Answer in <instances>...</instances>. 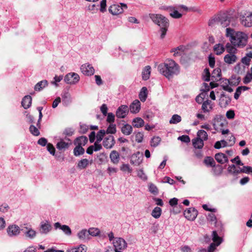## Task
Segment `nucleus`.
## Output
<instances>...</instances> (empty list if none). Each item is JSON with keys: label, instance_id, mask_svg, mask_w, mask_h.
<instances>
[{"label": "nucleus", "instance_id": "obj_1", "mask_svg": "<svg viewBox=\"0 0 252 252\" xmlns=\"http://www.w3.org/2000/svg\"><path fill=\"white\" fill-rule=\"evenodd\" d=\"M158 71L168 79H170L180 73V66L174 60H166L158 66Z\"/></svg>", "mask_w": 252, "mask_h": 252}, {"label": "nucleus", "instance_id": "obj_2", "mask_svg": "<svg viewBox=\"0 0 252 252\" xmlns=\"http://www.w3.org/2000/svg\"><path fill=\"white\" fill-rule=\"evenodd\" d=\"M226 36L229 38L232 45L237 47H244L247 43V34L242 32H236L229 28L226 29Z\"/></svg>", "mask_w": 252, "mask_h": 252}, {"label": "nucleus", "instance_id": "obj_3", "mask_svg": "<svg viewBox=\"0 0 252 252\" xmlns=\"http://www.w3.org/2000/svg\"><path fill=\"white\" fill-rule=\"evenodd\" d=\"M149 17L155 24L160 27V37L163 38L169 25L168 19L161 14H150Z\"/></svg>", "mask_w": 252, "mask_h": 252}, {"label": "nucleus", "instance_id": "obj_4", "mask_svg": "<svg viewBox=\"0 0 252 252\" xmlns=\"http://www.w3.org/2000/svg\"><path fill=\"white\" fill-rule=\"evenodd\" d=\"M232 20V17L226 13H221L215 17L210 20L209 22V25L212 26L216 23L220 24L223 27L228 26Z\"/></svg>", "mask_w": 252, "mask_h": 252}, {"label": "nucleus", "instance_id": "obj_5", "mask_svg": "<svg viewBox=\"0 0 252 252\" xmlns=\"http://www.w3.org/2000/svg\"><path fill=\"white\" fill-rule=\"evenodd\" d=\"M240 20L242 25L246 27H252V12L245 11L240 15Z\"/></svg>", "mask_w": 252, "mask_h": 252}, {"label": "nucleus", "instance_id": "obj_6", "mask_svg": "<svg viewBox=\"0 0 252 252\" xmlns=\"http://www.w3.org/2000/svg\"><path fill=\"white\" fill-rule=\"evenodd\" d=\"M114 251L115 252H123L127 247V243L122 238H115L113 241Z\"/></svg>", "mask_w": 252, "mask_h": 252}, {"label": "nucleus", "instance_id": "obj_7", "mask_svg": "<svg viewBox=\"0 0 252 252\" xmlns=\"http://www.w3.org/2000/svg\"><path fill=\"white\" fill-rule=\"evenodd\" d=\"M119 4H113L109 7V11L113 15H118L122 13L124 11V9L127 8L126 4L123 3Z\"/></svg>", "mask_w": 252, "mask_h": 252}, {"label": "nucleus", "instance_id": "obj_8", "mask_svg": "<svg viewBox=\"0 0 252 252\" xmlns=\"http://www.w3.org/2000/svg\"><path fill=\"white\" fill-rule=\"evenodd\" d=\"M80 80L79 75L76 73H69L67 74L64 78V81L68 84H75Z\"/></svg>", "mask_w": 252, "mask_h": 252}, {"label": "nucleus", "instance_id": "obj_9", "mask_svg": "<svg viewBox=\"0 0 252 252\" xmlns=\"http://www.w3.org/2000/svg\"><path fill=\"white\" fill-rule=\"evenodd\" d=\"M184 215L189 220H194L198 215V211L194 208H189L184 211Z\"/></svg>", "mask_w": 252, "mask_h": 252}, {"label": "nucleus", "instance_id": "obj_10", "mask_svg": "<svg viewBox=\"0 0 252 252\" xmlns=\"http://www.w3.org/2000/svg\"><path fill=\"white\" fill-rule=\"evenodd\" d=\"M129 108L127 105H122L117 110L116 115L119 118H124L127 115Z\"/></svg>", "mask_w": 252, "mask_h": 252}, {"label": "nucleus", "instance_id": "obj_11", "mask_svg": "<svg viewBox=\"0 0 252 252\" xmlns=\"http://www.w3.org/2000/svg\"><path fill=\"white\" fill-rule=\"evenodd\" d=\"M82 72L86 75L91 76L94 73V67L90 64H84L80 67Z\"/></svg>", "mask_w": 252, "mask_h": 252}, {"label": "nucleus", "instance_id": "obj_12", "mask_svg": "<svg viewBox=\"0 0 252 252\" xmlns=\"http://www.w3.org/2000/svg\"><path fill=\"white\" fill-rule=\"evenodd\" d=\"M115 144L114 137L112 135H109L104 138L103 141V146L107 149H111Z\"/></svg>", "mask_w": 252, "mask_h": 252}, {"label": "nucleus", "instance_id": "obj_13", "mask_svg": "<svg viewBox=\"0 0 252 252\" xmlns=\"http://www.w3.org/2000/svg\"><path fill=\"white\" fill-rule=\"evenodd\" d=\"M7 232L10 236H16L19 234L20 229L18 226L12 225L8 227Z\"/></svg>", "mask_w": 252, "mask_h": 252}, {"label": "nucleus", "instance_id": "obj_14", "mask_svg": "<svg viewBox=\"0 0 252 252\" xmlns=\"http://www.w3.org/2000/svg\"><path fill=\"white\" fill-rule=\"evenodd\" d=\"M129 109L132 113H138L140 109V102L136 99L130 105Z\"/></svg>", "mask_w": 252, "mask_h": 252}, {"label": "nucleus", "instance_id": "obj_15", "mask_svg": "<svg viewBox=\"0 0 252 252\" xmlns=\"http://www.w3.org/2000/svg\"><path fill=\"white\" fill-rule=\"evenodd\" d=\"M54 226L56 229L60 228L62 229L63 232L67 235H70L71 234V230L70 227L66 225H61L60 222H56L54 224Z\"/></svg>", "mask_w": 252, "mask_h": 252}, {"label": "nucleus", "instance_id": "obj_16", "mask_svg": "<svg viewBox=\"0 0 252 252\" xmlns=\"http://www.w3.org/2000/svg\"><path fill=\"white\" fill-rule=\"evenodd\" d=\"M67 139L69 141V142H66L63 139H61L60 141L57 144V148L59 150L67 149L72 144V143L69 139Z\"/></svg>", "mask_w": 252, "mask_h": 252}, {"label": "nucleus", "instance_id": "obj_17", "mask_svg": "<svg viewBox=\"0 0 252 252\" xmlns=\"http://www.w3.org/2000/svg\"><path fill=\"white\" fill-rule=\"evenodd\" d=\"M215 158L218 162L223 164L228 161L227 157L223 153H219L215 155Z\"/></svg>", "mask_w": 252, "mask_h": 252}, {"label": "nucleus", "instance_id": "obj_18", "mask_svg": "<svg viewBox=\"0 0 252 252\" xmlns=\"http://www.w3.org/2000/svg\"><path fill=\"white\" fill-rule=\"evenodd\" d=\"M51 229V226L48 221L41 222L40 231L41 233L47 234Z\"/></svg>", "mask_w": 252, "mask_h": 252}, {"label": "nucleus", "instance_id": "obj_19", "mask_svg": "<svg viewBox=\"0 0 252 252\" xmlns=\"http://www.w3.org/2000/svg\"><path fill=\"white\" fill-rule=\"evenodd\" d=\"M21 230L26 237L30 239H33L36 235V232L32 228L25 227V229H22Z\"/></svg>", "mask_w": 252, "mask_h": 252}, {"label": "nucleus", "instance_id": "obj_20", "mask_svg": "<svg viewBox=\"0 0 252 252\" xmlns=\"http://www.w3.org/2000/svg\"><path fill=\"white\" fill-rule=\"evenodd\" d=\"M32 98L30 95L25 96L22 101V105L25 109L29 108L32 104Z\"/></svg>", "mask_w": 252, "mask_h": 252}, {"label": "nucleus", "instance_id": "obj_21", "mask_svg": "<svg viewBox=\"0 0 252 252\" xmlns=\"http://www.w3.org/2000/svg\"><path fill=\"white\" fill-rule=\"evenodd\" d=\"M88 142V138L86 136H82L77 138L74 141L75 145L80 146H85Z\"/></svg>", "mask_w": 252, "mask_h": 252}, {"label": "nucleus", "instance_id": "obj_22", "mask_svg": "<svg viewBox=\"0 0 252 252\" xmlns=\"http://www.w3.org/2000/svg\"><path fill=\"white\" fill-rule=\"evenodd\" d=\"M110 158L111 161L114 164L118 163L120 160V155L116 151H112L110 154Z\"/></svg>", "mask_w": 252, "mask_h": 252}, {"label": "nucleus", "instance_id": "obj_23", "mask_svg": "<svg viewBox=\"0 0 252 252\" xmlns=\"http://www.w3.org/2000/svg\"><path fill=\"white\" fill-rule=\"evenodd\" d=\"M48 84V82L46 80H43L39 81L34 86V90L35 91L40 92L43 88L47 86Z\"/></svg>", "mask_w": 252, "mask_h": 252}, {"label": "nucleus", "instance_id": "obj_24", "mask_svg": "<svg viewBox=\"0 0 252 252\" xmlns=\"http://www.w3.org/2000/svg\"><path fill=\"white\" fill-rule=\"evenodd\" d=\"M237 57L235 54H227L224 57V62L228 64H232L236 62Z\"/></svg>", "mask_w": 252, "mask_h": 252}, {"label": "nucleus", "instance_id": "obj_25", "mask_svg": "<svg viewBox=\"0 0 252 252\" xmlns=\"http://www.w3.org/2000/svg\"><path fill=\"white\" fill-rule=\"evenodd\" d=\"M211 101L209 100H207L203 102L201 107L203 112L207 113L212 109L213 107L211 105Z\"/></svg>", "mask_w": 252, "mask_h": 252}, {"label": "nucleus", "instance_id": "obj_26", "mask_svg": "<svg viewBox=\"0 0 252 252\" xmlns=\"http://www.w3.org/2000/svg\"><path fill=\"white\" fill-rule=\"evenodd\" d=\"M192 143L193 147L195 149H201L204 146V142L197 137L193 139L192 140Z\"/></svg>", "mask_w": 252, "mask_h": 252}, {"label": "nucleus", "instance_id": "obj_27", "mask_svg": "<svg viewBox=\"0 0 252 252\" xmlns=\"http://www.w3.org/2000/svg\"><path fill=\"white\" fill-rule=\"evenodd\" d=\"M151 68L150 66H145L142 72V79L144 80H147L149 79L151 74Z\"/></svg>", "mask_w": 252, "mask_h": 252}, {"label": "nucleus", "instance_id": "obj_28", "mask_svg": "<svg viewBox=\"0 0 252 252\" xmlns=\"http://www.w3.org/2000/svg\"><path fill=\"white\" fill-rule=\"evenodd\" d=\"M89 164V160L86 158H83L79 160L77 163V168L80 170L84 169Z\"/></svg>", "mask_w": 252, "mask_h": 252}, {"label": "nucleus", "instance_id": "obj_29", "mask_svg": "<svg viewBox=\"0 0 252 252\" xmlns=\"http://www.w3.org/2000/svg\"><path fill=\"white\" fill-rule=\"evenodd\" d=\"M144 125V120L139 117L134 119L132 121V125L135 127H142Z\"/></svg>", "mask_w": 252, "mask_h": 252}, {"label": "nucleus", "instance_id": "obj_30", "mask_svg": "<svg viewBox=\"0 0 252 252\" xmlns=\"http://www.w3.org/2000/svg\"><path fill=\"white\" fill-rule=\"evenodd\" d=\"M231 102L230 98L225 97L223 94H221L220 104L221 107H226Z\"/></svg>", "mask_w": 252, "mask_h": 252}, {"label": "nucleus", "instance_id": "obj_31", "mask_svg": "<svg viewBox=\"0 0 252 252\" xmlns=\"http://www.w3.org/2000/svg\"><path fill=\"white\" fill-rule=\"evenodd\" d=\"M121 131L124 134L129 135L132 132V127L130 125L126 124L122 127Z\"/></svg>", "mask_w": 252, "mask_h": 252}, {"label": "nucleus", "instance_id": "obj_32", "mask_svg": "<svg viewBox=\"0 0 252 252\" xmlns=\"http://www.w3.org/2000/svg\"><path fill=\"white\" fill-rule=\"evenodd\" d=\"M250 88L247 86H240L238 87L236 90V92L234 94V97L236 99H238L241 94V91H245L249 90Z\"/></svg>", "mask_w": 252, "mask_h": 252}, {"label": "nucleus", "instance_id": "obj_33", "mask_svg": "<svg viewBox=\"0 0 252 252\" xmlns=\"http://www.w3.org/2000/svg\"><path fill=\"white\" fill-rule=\"evenodd\" d=\"M236 46H234L230 43H227L225 45L226 51L229 53L228 54H235L236 53L237 49Z\"/></svg>", "mask_w": 252, "mask_h": 252}, {"label": "nucleus", "instance_id": "obj_34", "mask_svg": "<svg viewBox=\"0 0 252 252\" xmlns=\"http://www.w3.org/2000/svg\"><path fill=\"white\" fill-rule=\"evenodd\" d=\"M147 97V89L146 87H143L139 94V97L140 100L144 102L146 100Z\"/></svg>", "mask_w": 252, "mask_h": 252}, {"label": "nucleus", "instance_id": "obj_35", "mask_svg": "<svg viewBox=\"0 0 252 252\" xmlns=\"http://www.w3.org/2000/svg\"><path fill=\"white\" fill-rule=\"evenodd\" d=\"M214 50L218 55L221 54L225 50V48L222 44H217L214 47Z\"/></svg>", "mask_w": 252, "mask_h": 252}, {"label": "nucleus", "instance_id": "obj_36", "mask_svg": "<svg viewBox=\"0 0 252 252\" xmlns=\"http://www.w3.org/2000/svg\"><path fill=\"white\" fill-rule=\"evenodd\" d=\"M204 163L207 166L215 167L216 163L214 158L211 157H207L204 160Z\"/></svg>", "mask_w": 252, "mask_h": 252}, {"label": "nucleus", "instance_id": "obj_37", "mask_svg": "<svg viewBox=\"0 0 252 252\" xmlns=\"http://www.w3.org/2000/svg\"><path fill=\"white\" fill-rule=\"evenodd\" d=\"M212 236L214 243L218 246L220 245L222 241L221 238L218 236L216 231H213Z\"/></svg>", "mask_w": 252, "mask_h": 252}, {"label": "nucleus", "instance_id": "obj_38", "mask_svg": "<svg viewBox=\"0 0 252 252\" xmlns=\"http://www.w3.org/2000/svg\"><path fill=\"white\" fill-rule=\"evenodd\" d=\"M197 137L203 141H206L208 139V134L204 130H199L197 133Z\"/></svg>", "mask_w": 252, "mask_h": 252}, {"label": "nucleus", "instance_id": "obj_39", "mask_svg": "<svg viewBox=\"0 0 252 252\" xmlns=\"http://www.w3.org/2000/svg\"><path fill=\"white\" fill-rule=\"evenodd\" d=\"M84 153L85 150L82 146L76 145V147L73 150V154L74 156L76 157L79 156L83 155Z\"/></svg>", "mask_w": 252, "mask_h": 252}, {"label": "nucleus", "instance_id": "obj_40", "mask_svg": "<svg viewBox=\"0 0 252 252\" xmlns=\"http://www.w3.org/2000/svg\"><path fill=\"white\" fill-rule=\"evenodd\" d=\"M87 247L84 245H81L78 247L68 250L67 252H86Z\"/></svg>", "mask_w": 252, "mask_h": 252}, {"label": "nucleus", "instance_id": "obj_41", "mask_svg": "<svg viewBox=\"0 0 252 252\" xmlns=\"http://www.w3.org/2000/svg\"><path fill=\"white\" fill-rule=\"evenodd\" d=\"M78 238L82 240H85L89 236L88 231L86 229H83L77 234Z\"/></svg>", "mask_w": 252, "mask_h": 252}, {"label": "nucleus", "instance_id": "obj_42", "mask_svg": "<svg viewBox=\"0 0 252 252\" xmlns=\"http://www.w3.org/2000/svg\"><path fill=\"white\" fill-rule=\"evenodd\" d=\"M161 214V209L158 207H155L152 212V216L155 219L160 217Z\"/></svg>", "mask_w": 252, "mask_h": 252}, {"label": "nucleus", "instance_id": "obj_43", "mask_svg": "<svg viewBox=\"0 0 252 252\" xmlns=\"http://www.w3.org/2000/svg\"><path fill=\"white\" fill-rule=\"evenodd\" d=\"M182 120L181 117L177 114L173 115L169 121L171 124H176L180 122Z\"/></svg>", "mask_w": 252, "mask_h": 252}, {"label": "nucleus", "instance_id": "obj_44", "mask_svg": "<svg viewBox=\"0 0 252 252\" xmlns=\"http://www.w3.org/2000/svg\"><path fill=\"white\" fill-rule=\"evenodd\" d=\"M182 47H178L176 48L173 49L171 50V52H174L173 56L174 57H177L181 56L183 52V50H182Z\"/></svg>", "mask_w": 252, "mask_h": 252}, {"label": "nucleus", "instance_id": "obj_45", "mask_svg": "<svg viewBox=\"0 0 252 252\" xmlns=\"http://www.w3.org/2000/svg\"><path fill=\"white\" fill-rule=\"evenodd\" d=\"M221 76V71L219 68L215 69L212 73V78H216L215 80H220Z\"/></svg>", "mask_w": 252, "mask_h": 252}, {"label": "nucleus", "instance_id": "obj_46", "mask_svg": "<svg viewBox=\"0 0 252 252\" xmlns=\"http://www.w3.org/2000/svg\"><path fill=\"white\" fill-rule=\"evenodd\" d=\"M177 9H178V8H175L174 7V10H173V11H172V12H170V15L174 18H176V19H178V18H180L182 17V14L180 13L178 10H177Z\"/></svg>", "mask_w": 252, "mask_h": 252}, {"label": "nucleus", "instance_id": "obj_47", "mask_svg": "<svg viewBox=\"0 0 252 252\" xmlns=\"http://www.w3.org/2000/svg\"><path fill=\"white\" fill-rule=\"evenodd\" d=\"M30 131L31 133L35 136H38L40 134V132L38 129L33 125H31L30 126Z\"/></svg>", "mask_w": 252, "mask_h": 252}, {"label": "nucleus", "instance_id": "obj_48", "mask_svg": "<svg viewBox=\"0 0 252 252\" xmlns=\"http://www.w3.org/2000/svg\"><path fill=\"white\" fill-rule=\"evenodd\" d=\"M105 133V131L104 130H99L96 136V141L97 142H100L103 139Z\"/></svg>", "mask_w": 252, "mask_h": 252}, {"label": "nucleus", "instance_id": "obj_49", "mask_svg": "<svg viewBox=\"0 0 252 252\" xmlns=\"http://www.w3.org/2000/svg\"><path fill=\"white\" fill-rule=\"evenodd\" d=\"M178 201V199L177 198L174 197V198L171 199L169 200V203L172 207H177V208L179 207L180 209H181V207H182L181 205H179V206H177Z\"/></svg>", "mask_w": 252, "mask_h": 252}, {"label": "nucleus", "instance_id": "obj_50", "mask_svg": "<svg viewBox=\"0 0 252 252\" xmlns=\"http://www.w3.org/2000/svg\"><path fill=\"white\" fill-rule=\"evenodd\" d=\"M89 235H92L93 236H95L98 235L99 233V230L98 228H90L88 230Z\"/></svg>", "mask_w": 252, "mask_h": 252}, {"label": "nucleus", "instance_id": "obj_51", "mask_svg": "<svg viewBox=\"0 0 252 252\" xmlns=\"http://www.w3.org/2000/svg\"><path fill=\"white\" fill-rule=\"evenodd\" d=\"M222 167L220 165H218L215 168L212 169V171L214 174L216 176H218L221 174L222 172Z\"/></svg>", "mask_w": 252, "mask_h": 252}, {"label": "nucleus", "instance_id": "obj_52", "mask_svg": "<svg viewBox=\"0 0 252 252\" xmlns=\"http://www.w3.org/2000/svg\"><path fill=\"white\" fill-rule=\"evenodd\" d=\"M160 138L157 137H154L151 140V146L153 147H157L160 141Z\"/></svg>", "mask_w": 252, "mask_h": 252}, {"label": "nucleus", "instance_id": "obj_53", "mask_svg": "<svg viewBox=\"0 0 252 252\" xmlns=\"http://www.w3.org/2000/svg\"><path fill=\"white\" fill-rule=\"evenodd\" d=\"M116 132V126L114 124H110L107 129V133L114 134Z\"/></svg>", "mask_w": 252, "mask_h": 252}, {"label": "nucleus", "instance_id": "obj_54", "mask_svg": "<svg viewBox=\"0 0 252 252\" xmlns=\"http://www.w3.org/2000/svg\"><path fill=\"white\" fill-rule=\"evenodd\" d=\"M61 95L62 97L63 101L67 102L70 101V95L69 93L64 92Z\"/></svg>", "mask_w": 252, "mask_h": 252}, {"label": "nucleus", "instance_id": "obj_55", "mask_svg": "<svg viewBox=\"0 0 252 252\" xmlns=\"http://www.w3.org/2000/svg\"><path fill=\"white\" fill-rule=\"evenodd\" d=\"M149 191L155 194H157L158 193V189L157 187L153 184H150L149 186Z\"/></svg>", "mask_w": 252, "mask_h": 252}, {"label": "nucleus", "instance_id": "obj_56", "mask_svg": "<svg viewBox=\"0 0 252 252\" xmlns=\"http://www.w3.org/2000/svg\"><path fill=\"white\" fill-rule=\"evenodd\" d=\"M207 220L211 222L216 223L217 222V218L215 215L213 213H209L207 216Z\"/></svg>", "mask_w": 252, "mask_h": 252}, {"label": "nucleus", "instance_id": "obj_57", "mask_svg": "<svg viewBox=\"0 0 252 252\" xmlns=\"http://www.w3.org/2000/svg\"><path fill=\"white\" fill-rule=\"evenodd\" d=\"M252 80V72L248 73L244 78L243 82L245 84L249 83Z\"/></svg>", "mask_w": 252, "mask_h": 252}, {"label": "nucleus", "instance_id": "obj_58", "mask_svg": "<svg viewBox=\"0 0 252 252\" xmlns=\"http://www.w3.org/2000/svg\"><path fill=\"white\" fill-rule=\"evenodd\" d=\"M74 130H73V128L68 127L64 130L63 132V134L65 136H70L72 135V134L74 133Z\"/></svg>", "mask_w": 252, "mask_h": 252}, {"label": "nucleus", "instance_id": "obj_59", "mask_svg": "<svg viewBox=\"0 0 252 252\" xmlns=\"http://www.w3.org/2000/svg\"><path fill=\"white\" fill-rule=\"evenodd\" d=\"M159 9L161 10H165L169 12H172L174 10V6H167V5H162L159 7Z\"/></svg>", "mask_w": 252, "mask_h": 252}, {"label": "nucleus", "instance_id": "obj_60", "mask_svg": "<svg viewBox=\"0 0 252 252\" xmlns=\"http://www.w3.org/2000/svg\"><path fill=\"white\" fill-rule=\"evenodd\" d=\"M137 176L144 181H146L147 179V177L144 172L143 169H140L137 172Z\"/></svg>", "mask_w": 252, "mask_h": 252}, {"label": "nucleus", "instance_id": "obj_61", "mask_svg": "<svg viewBox=\"0 0 252 252\" xmlns=\"http://www.w3.org/2000/svg\"><path fill=\"white\" fill-rule=\"evenodd\" d=\"M227 171L229 173L235 176V172L236 171V167L234 164L230 165L228 166Z\"/></svg>", "mask_w": 252, "mask_h": 252}, {"label": "nucleus", "instance_id": "obj_62", "mask_svg": "<svg viewBox=\"0 0 252 252\" xmlns=\"http://www.w3.org/2000/svg\"><path fill=\"white\" fill-rule=\"evenodd\" d=\"M143 133L141 132H138L135 134V140L138 143H141L143 138Z\"/></svg>", "mask_w": 252, "mask_h": 252}, {"label": "nucleus", "instance_id": "obj_63", "mask_svg": "<svg viewBox=\"0 0 252 252\" xmlns=\"http://www.w3.org/2000/svg\"><path fill=\"white\" fill-rule=\"evenodd\" d=\"M178 140H181L182 142L188 143L190 142V138L188 135H183L182 136H179L178 138Z\"/></svg>", "mask_w": 252, "mask_h": 252}, {"label": "nucleus", "instance_id": "obj_64", "mask_svg": "<svg viewBox=\"0 0 252 252\" xmlns=\"http://www.w3.org/2000/svg\"><path fill=\"white\" fill-rule=\"evenodd\" d=\"M47 149L48 152L52 155L55 154V148L53 145L51 143H48L47 145Z\"/></svg>", "mask_w": 252, "mask_h": 252}]
</instances>
